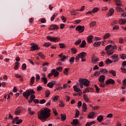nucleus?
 <instances>
[{"label": "nucleus", "instance_id": "27", "mask_svg": "<svg viewBox=\"0 0 126 126\" xmlns=\"http://www.w3.org/2000/svg\"><path fill=\"white\" fill-rule=\"evenodd\" d=\"M114 8H111L108 12V16H112L113 14H114Z\"/></svg>", "mask_w": 126, "mask_h": 126}, {"label": "nucleus", "instance_id": "20", "mask_svg": "<svg viewBox=\"0 0 126 126\" xmlns=\"http://www.w3.org/2000/svg\"><path fill=\"white\" fill-rule=\"evenodd\" d=\"M92 39H93V35H90L88 36L87 37L88 43H89V44H91V43H92Z\"/></svg>", "mask_w": 126, "mask_h": 126}, {"label": "nucleus", "instance_id": "45", "mask_svg": "<svg viewBox=\"0 0 126 126\" xmlns=\"http://www.w3.org/2000/svg\"><path fill=\"white\" fill-rule=\"evenodd\" d=\"M92 60L94 63H97V62H98L99 61V58L97 57H93Z\"/></svg>", "mask_w": 126, "mask_h": 126}, {"label": "nucleus", "instance_id": "29", "mask_svg": "<svg viewBox=\"0 0 126 126\" xmlns=\"http://www.w3.org/2000/svg\"><path fill=\"white\" fill-rule=\"evenodd\" d=\"M95 121H92L91 122H88L86 123V126H93V125H95Z\"/></svg>", "mask_w": 126, "mask_h": 126}, {"label": "nucleus", "instance_id": "11", "mask_svg": "<svg viewBox=\"0 0 126 126\" xmlns=\"http://www.w3.org/2000/svg\"><path fill=\"white\" fill-rule=\"evenodd\" d=\"M51 72L53 73L54 77H58V76H59L60 74V73L59 72V71L56 70V69H52L51 70Z\"/></svg>", "mask_w": 126, "mask_h": 126}, {"label": "nucleus", "instance_id": "54", "mask_svg": "<svg viewBox=\"0 0 126 126\" xmlns=\"http://www.w3.org/2000/svg\"><path fill=\"white\" fill-rule=\"evenodd\" d=\"M125 40L123 38H119V42L120 44H124Z\"/></svg>", "mask_w": 126, "mask_h": 126}, {"label": "nucleus", "instance_id": "15", "mask_svg": "<svg viewBox=\"0 0 126 126\" xmlns=\"http://www.w3.org/2000/svg\"><path fill=\"white\" fill-rule=\"evenodd\" d=\"M56 84V81H52L51 82H49L47 84V86L49 88H53L54 87V85Z\"/></svg>", "mask_w": 126, "mask_h": 126}, {"label": "nucleus", "instance_id": "47", "mask_svg": "<svg viewBox=\"0 0 126 126\" xmlns=\"http://www.w3.org/2000/svg\"><path fill=\"white\" fill-rule=\"evenodd\" d=\"M111 48H112V45L110 44L108 45H107L105 47V51H109L110 50V49H111Z\"/></svg>", "mask_w": 126, "mask_h": 126}, {"label": "nucleus", "instance_id": "17", "mask_svg": "<svg viewBox=\"0 0 126 126\" xmlns=\"http://www.w3.org/2000/svg\"><path fill=\"white\" fill-rule=\"evenodd\" d=\"M82 111L84 113H86V111H87V105L85 103H83L82 104Z\"/></svg>", "mask_w": 126, "mask_h": 126}, {"label": "nucleus", "instance_id": "8", "mask_svg": "<svg viewBox=\"0 0 126 126\" xmlns=\"http://www.w3.org/2000/svg\"><path fill=\"white\" fill-rule=\"evenodd\" d=\"M105 83L106 85H109L110 84H115V80H114L113 79H109L105 81Z\"/></svg>", "mask_w": 126, "mask_h": 126}, {"label": "nucleus", "instance_id": "59", "mask_svg": "<svg viewBox=\"0 0 126 126\" xmlns=\"http://www.w3.org/2000/svg\"><path fill=\"white\" fill-rule=\"evenodd\" d=\"M94 86L96 89V93H99V91H100V88L98 87V86H97V85H94Z\"/></svg>", "mask_w": 126, "mask_h": 126}, {"label": "nucleus", "instance_id": "3", "mask_svg": "<svg viewBox=\"0 0 126 126\" xmlns=\"http://www.w3.org/2000/svg\"><path fill=\"white\" fill-rule=\"evenodd\" d=\"M73 89L75 92L78 93V95H79V96H81L82 92L81 91L80 88H79V84L77 83L76 85L74 86Z\"/></svg>", "mask_w": 126, "mask_h": 126}, {"label": "nucleus", "instance_id": "43", "mask_svg": "<svg viewBox=\"0 0 126 126\" xmlns=\"http://www.w3.org/2000/svg\"><path fill=\"white\" fill-rule=\"evenodd\" d=\"M52 45V43L50 42H46L43 44V46H45L46 48H48V47H50V46Z\"/></svg>", "mask_w": 126, "mask_h": 126}, {"label": "nucleus", "instance_id": "16", "mask_svg": "<svg viewBox=\"0 0 126 126\" xmlns=\"http://www.w3.org/2000/svg\"><path fill=\"white\" fill-rule=\"evenodd\" d=\"M79 124V121H78V119H73V122L71 123L72 126H77V125Z\"/></svg>", "mask_w": 126, "mask_h": 126}, {"label": "nucleus", "instance_id": "41", "mask_svg": "<svg viewBox=\"0 0 126 126\" xmlns=\"http://www.w3.org/2000/svg\"><path fill=\"white\" fill-rule=\"evenodd\" d=\"M116 8L117 11H119V12H124V10L121 7H116Z\"/></svg>", "mask_w": 126, "mask_h": 126}, {"label": "nucleus", "instance_id": "2", "mask_svg": "<svg viewBox=\"0 0 126 126\" xmlns=\"http://www.w3.org/2000/svg\"><path fill=\"white\" fill-rule=\"evenodd\" d=\"M33 94H35V92L34 91V90L32 89L31 90H27L23 94V95L24 97L27 100L28 99L29 96H30V95H33Z\"/></svg>", "mask_w": 126, "mask_h": 126}, {"label": "nucleus", "instance_id": "33", "mask_svg": "<svg viewBox=\"0 0 126 126\" xmlns=\"http://www.w3.org/2000/svg\"><path fill=\"white\" fill-rule=\"evenodd\" d=\"M57 15H58L57 13H54L53 14V15L52 16V17L51 18V21H54V20H55V19L56 18V17H57Z\"/></svg>", "mask_w": 126, "mask_h": 126}, {"label": "nucleus", "instance_id": "19", "mask_svg": "<svg viewBox=\"0 0 126 126\" xmlns=\"http://www.w3.org/2000/svg\"><path fill=\"white\" fill-rule=\"evenodd\" d=\"M114 53V50L110 49L109 50L106 51V54L107 56H112V55H113Z\"/></svg>", "mask_w": 126, "mask_h": 126}, {"label": "nucleus", "instance_id": "50", "mask_svg": "<svg viewBox=\"0 0 126 126\" xmlns=\"http://www.w3.org/2000/svg\"><path fill=\"white\" fill-rule=\"evenodd\" d=\"M79 114H80L79 111L78 110H76L75 118H78L79 117Z\"/></svg>", "mask_w": 126, "mask_h": 126}, {"label": "nucleus", "instance_id": "61", "mask_svg": "<svg viewBox=\"0 0 126 126\" xmlns=\"http://www.w3.org/2000/svg\"><path fill=\"white\" fill-rule=\"evenodd\" d=\"M52 110L54 114L55 115V116H58V112H57V109H56V108H53Z\"/></svg>", "mask_w": 126, "mask_h": 126}, {"label": "nucleus", "instance_id": "10", "mask_svg": "<svg viewBox=\"0 0 126 126\" xmlns=\"http://www.w3.org/2000/svg\"><path fill=\"white\" fill-rule=\"evenodd\" d=\"M21 113V107H18L14 112V114L16 115V116H18L19 114Z\"/></svg>", "mask_w": 126, "mask_h": 126}, {"label": "nucleus", "instance_id": "1", "mask_svg": "<svg viewBox=\"0 0 126 126\" xmlns=\"http://www.w3.org/2000/svg\"><path fill=\"white\" fill-rule=\"evenodd\" d=\"M38 118L40 121H46L49 119L51 116V110L46 108L41 109L37 112Z\"/></svg>", "mask_w": 126, "mask_h": 126}, {"label": "nucleus", "instance_id": "49", "mask_svg": "<svg viewBox=\"0 0 126 126\" xmlns=\"http://www.w3.org/2000/svg\"><path fill=\"white\" fill-rule=\"evenodd\" d=\"M59 46L60 49H63V48H65V44H64V43H59Z\"/></svg>", "mask_w": 126, "mask_h": 126}, {"label": "nucleus", "instance_id": "7", "mask_svg": "<svg viewBox=\"0 0 126 126\" xmlns=\"http://www.w3.org/2000/svg\"><path fill=\"white\" fill-rule=\"evenodd\" d=\"M84 29H85V27L82 26H78L76 28V31H78L79 33H82L84 31Z\"/></svg>", "mask_w": 126, "mask_h": 126}, {"label": "nucleus", "instance_id": "42", "mask_svg": "<svg viewBox=\"0 0 126 126\" xmlns=\"http://www.w3.org/2000/svg\"><path fill=\"white\" fill-rule=\"evenodd\" d=\"M37 55L40 57L41 59H45V55L41 53H37Z\"/></svg>", "mask_w": 126, "mask_h": 126}, {"label": "nucleus", "instance_id": "39", "mask_svg": "<svg viewBox=\"0 0 126 126\" xmlns=\"http://www.w3.org/2000/svg\"><path fill=\"white\" fill-rule=\"evenodd\" d=\"M18 66H19V63L18 62H16L15 63V66H14V69H15V70H17V69H18Z\"/></svg>", "mask_w": 126, "mask_h": 126}, {"label": "nucleus", "instance_id": "22", "mask_svg": "<svg viewBox=\"0 0 126 126\" xmlns=\"http://www.w3.org/2000/svg\"><path fill=\"white\" fill-rule=\"evenodd\" d=\"M94 116H95V112H91L88 116V118L93 119V117H94Z\"/></svg>", "mask_w": 126, "mask_h": 126}, {"label": "nucleus", "instance_id": "53", "mask_svg": "<svg viewBox=\"0 0 126 126\" xmlns=\"http://www.w3.org/2000/svg\"><path fill=\"white\" fill-rule=\"evenodd\" d=\"M63 72L64 74H65V75H67V73H68V68H65L63 71Z\"/></svg>", "mask_w": 126, "mask_h": 126}, {"label": "nucleus", "instance_id": "46", "mask_svg": "<svg viewBox=\"0 0 126 126\" xmlns=\"http://www.w3.org/2000/svg\"><path fill=\"white\" fill-rule=\"evenodd\" d=\"M50 94H51V93L49 91H46L45 92V98H48L49 96H50Z\"/></svg>", "mask_w": 126, "mask_h": 126}, {"label": "nucleus", "instance_id": "44", "mask_svg": "<svg viewBox=\"0 0 126 126\" xmlns=\"http://www.w3.org/2000/svg\"><path fill=\"white\" fill-rule=\"evenodd\" d=\"M18 120H19V117L18 116L16 117L12 120V124H14L16 122H17Z\"/></svg>", "mask_w": 126, "mask_h": 126}, {"label": "nucleus", "instance_id": "56", "mask_svg": "<svg viewBox=\"0 0 126 126\" xmlns=\"http://www.w3.org/2000/svg\"><path fill=\"white\" fill-rule=\"evenodd\" d=\"M59 98H60V96L59 95H56L54 97L53 99V102H56L59 100Z\"/></svg>", "mask_w": 126, "mask_h": 126}, {"label": "nucleus", "instance_id": "32", "mask_svg": "<svg viewBox=\"0 0 126 126\" xmlns=\"http://www.w3.org/2000/svg\"><path fill=\"white\" fill-rule=\"evenodd\" d=\"M41 81H42V82H44V84H47V83H48V80L46 77L41 78Z\"/></svg>", "mask_w": 126, "mask_h": 126}, {"label": "nucleus", "instance_id": "60", "mask_svg": "<svg viewBox=\"0 0 126 126\" xmlns=\"http://www.w3.org/2000/svg\"><path fill=\"white\" fill-rule=\"evenodd\" d=\"M92 110H99L100 109V106H95L92 107Z\"/></svg>", "mask_w": 126, "mask_h": 126}, {"label": "nucleus", "instance_id": "34", "mask_svg": "<svg viewBox=\"0 0 126 126\" xmlns=\"http://www.w3.org/2000/svg\"><path fill=\"white\" fill-rule=\"evenodd\" d=\"M61 121L62 122H64V121L66 120V116H65V115H63V114H61Z\"/></svg>", "mask_w": 126, "mask_h": 126}, {"label": "nucleus", "instance_id": "24", "mask_svg": "<svg viewBox=\"0 0 126 126\" xmlns=\"http://www.w3.org/2000/svg\"><path fill=\"white\" fill-rule=\"evenodd\" d=\"M108 72L110 73V74H112L113 76H116V70H109Z\"/></svg>", "mask_w": 126, "mask_h": 126}, {"label": "nucleus", "instance_id": "25", "mask_svg": "<svg viewBox=\"0 0 126 126\" xmlns=\"http://www.w3.org/2000/svg\"><path fill=\"white\" fill-rule=\"evenodd\" d=\"M110 37L111 34H110V33H106L103 36V38L104 40L106 39H108V38H110Z\"/></svg>", "mask_w": 126, "mask_h": 126}, {"label": "nucleus", "instance_id": "31", "mask_svg": "<svg viewBox=\"0 0 126 126\" xmlns=\"http://www.w3.org/2000/svg\"><path fill=\"white\" fill-rule=\"evenodd\" d=\"M67 59H68V56L63 55L61 59V62H64L65 60H66Z\"/></svg>", "mask_w": 126, "mask_h": 126}, {"label": "nucleus", "instance_id": "57", "mask_svg": "<svg viewBox=\"0 0 126 126\" xmlns=\"http://www.w3.org/2000/svg\"><path fill=\"white\" fill-rule=\"evenodd\" d=\"M117 58H119V56L117 54H114L111 56V59H112V60L116 59Z\"/></svg>", "mask_w": 126, "mask_h": 126}, {"label": "nucleus", "instance_id": "14", "mask_svg": "<svg viewBox=\"0 0 126 126\" xmlns=\"http://www.w3.org/2000/svg\"><path fill=\"white\" fill-rule=\"evenodd\" d=\"M105 78H106V76H105V75H100L98 77V81H99V82H105Z\"/></svg>", "mask_w": 126, "mask_h": 126}, {"label": "nucleus", "instance_id": "26", "mask_svg": "<svg viewBox=\"0 0 126 126\" xmlns=\"http://www.w3.org/2000/svg\"><path fill=\"white\" fill-rule=\"evenodd\" d=\"M85 46H86V41L83 40L81 44L80 45V48H85Z\"/></svg>", "mask_w": 126, "mask_h": 126}, {"label": "nucleus", "instance_id": "4", "mask_svg": "<svg viewBox=\"0 0 126 126\" xmlns=\"http://www.w3.org/2000/svg\"><path fill=\"white\" fill-rule=\"evenodd\" d=\"M46 38L47 40H49L51 42H55V43L61 41V38H60V37H51V36L48 35Z\"/></svg>", "mask_w": 126, "mask_h": 126}, {"label": "nucleus", "instance_id": "38", "mask_svg": "<svg viewBox=\"0 0 126 126\" xmlns=\"http://www.w3.org/2000/svg\"><path fill=\"white\" fill-rule=\"evenodd\" d=\"M28 111L29 114H30L31 116H32V115H34V114H35V112L32 111V110H31V108H29L28 109Z\"/></svg>", "mask_w": 126, "mask_h": 126}, {"label": "nucleus", "instance_id": "55", "mask_svg": "<svg viewBox=\"0 0 126 126\" xmlns=\"http://www.w3.org/2000/svg\"><path fill=\"white\" fill-rule=\"evenodd\" d=\"M56 70L57 71H63V67L62 66H60V67H58L57 68H56Z\"/></svg>", "mask_w": 126, "mask_h": 126}, {"label": "nucleus", "instance_id": "63", "mask_svg": "<svg viewBox=\"0 0 126 126\" xmlns=\"http://www.w3.org/2000/svg\"><path fill=\"white\" fill-rule=\"evenodd\" d=\"M21 123H22V120L20 119V120L17 121L15 123V124H16V125H20V124H21Z\"/></svg>", "mask_w": 126, "mask_h": 126}, {"label": "nucleus", "instance_id": "30", "mask_svg": "<svg viewBox=\"0 0 126 126\" xmlns=\"http://www.w3.org/2000/svg\"><path fill=\"white\" fill-rule=\"evenodd\" d=\"M34 82H35V77L32 76L31 79V81H30V84L31 85H33V84H34Z\"/></svg>", "mask_w": 126, "mask_h": 126}, {"label": "nucleus", "instance_id": "6", "mask_svg": "<svg viewBox=\"0 0 126 126\" xmlns=\"http://www.w3.org/2000/svg\"><path fill=\"white\" fill-rule=\"evenodd\" d=\"M79 81H81V82H82V83H83V84L84 85V86H86V87L89 86V83H90V81L87 80V79L85 78H80L79 80Z\"/></svg>", "mask_w": 126, "mask_h": 126}, {"label": "nucleus", "instance_id": "64", "mask_svg": "<svg viewBox=\"0 0 126 126\" xmlns=\"http://www.w3.org/2000/svg\"><path fill=\"white\" fill-rule=\"evenodd\" d=\"M118 21L117 20H115L114 22H113L112 23H111V26H114V25H116L117 24H118Z\"/></svg>", "mask_w": 126, "mask_h": 126}, {"label": "nucleus", "instance_id": "5", "mask_svg": "<svg viewBox=\"0 0 126 126\" xmlns=\"http://www.w3.org/2000/svg\"><path fill=\"white\" fill-rule=\"evenodd\" d=\"M86 53L82 52L75 57V61L78 62L80 59H84L86 57Z\"/></svg>", "mask_w": 126, "mask_h": 126}, {"label": "nucleus", "instance_id": "21", "mask_svg": "<svg viewBox=\"0 0 126 126\" xmlns=\"http://www.w3.org/2000/svg\"><path fill=\"white\" fill-rule=\"evenodd\" d=\"M104 119V117L102 115H99L97 117V120L99 123H102L103 120Z\"/></svg>", "mask_w": 126, "mask_h": 126}, {"label": "nucleus", "instance_id": "12", "mask_svg": "<svg viewBox=\"0 0 126 126\" xmlns=\"http://www.w3.org/2000/svg\"><path fill=\"white\" fill-rule=\"evenodd\" d=\"M40 48L37 44H34L31 47V51H37Z\"/></svg>", "mask_w": 126, "mask_h": 126}, {"label": "nucleus", "instance_id": "40", "mask_svg": "<svg viewBox=\"0 0 126 126\" xmlns=\"http://www.w3.org/2000/svg\"><path fill=\"white\" fill-rule=\"evenodd\" d=\"M120 57L121 58L122 60H126V55L124 54H120Z\"/></svg>", "mask_w": 126, "mask_h": 126}, {"label": "nucleus", "instance_id": "51", "mask_svg": "<svg viewBox=\"0 0 126 126\" xmlns=\"http://www.w3.org/2000/svg\"><path fill=\"white\" fill-rule=\"evenodd\" d=\"M80 43H81V39H79L75 42V45L77 46V45H79Z\"/></svg>", "mask_w": 126, "mask_h": 126}, {"label": "nucleus", "instance_id": "58", "mask_svg": "<svg viewBox=\"0 0 126 126\" xmlns=\"http://www.w3.org/2000/svg\"><path fill=\"white\" fill-rule=\"evenodd\" d=\"M88 92H90L89 88H86L83 91L84 94H85V93H88Z\"/></svg>", "mask_w": 126, "mask_h": 126}, {"label": "nucleus", "instance_id": "48", "mask_svg": "<svg viewBox=\"0 0 126 126\" xmlns=\"http://www.w3.org/2000/svg\"><path fill=\"white\" fill-rule=\"evenodd\" d=\"M98 10H99V8L94 7L92 11L93 12V13H95V12H97Z\"/></svg>", "mask_w": 126, "mask_h": 126}, {"label": "nucleus", "instance_id": "52", "mask_svg": "<svg viewBox=\"0 0 126 126\" xmlns=\"http://www.w3.org/2000/svg\"><path fill=\"white\" fill-rule=\"evenodd\" d=\"M60 103L59 105V107H64L65 105H64V103H63V101H60Z\"/></svg>", "mask_w": 126, "mask_h": 126}, {"label": "nucleus", "instance_id": "18", "mask_svg": "<svg viewBox=\"0 0 126 126\" xmlns=\"http://www.w3.org/2000/svg\"><path fill=\"white\" fill-rule=\"evenodd\" d=\"M126 19H121L119 20V23L120 25H124V24H126Z\"/></svg>", "mask_w": 126, "mask_h": 126}, {"label": "nucleus", "instance_id": "9", "mask_svg": "<svg viewBox=\"0 0 126 126\" xmlns=\"http://www.w3.org/2000/svg\"><path fill=\"white\" fill-rule=\"evenodd\" d=\"M58 29H59V26H58L57 25H52L50 26V28H49V30H51V31Z\"/></svg>", "mask_w": 126, "mask_h": 126}, {"label": "nucleus", "instance_id": "37", "mask_svg": "<svg viewBox=\"0 0 126 126\" xmlns=\"http://www.w3.org/2000/svg\"><path fill=\"white\" fill-rule=\"evenodd\" d=\"M71 53L73 54V55H75L77 53V50L76 49V48H71Z\"/></svg>", "mask_w": 126, "mask_h": 126}, {"label": "nucleus", "instance_id": "62", "mask_svg": "<svg viewBox=\"0 0 126 126\" xmlns=\"http://www.w3.org/2000/svg\"><path fill=\"white\" fill-rule=\"evenodd\" d=\"M27 67V66H26V64L23 63L22 64V68L23 70H25V69H26Z\"/></svg>", "mask_w": 126, "mask_h": 126}, {"label": "nucleus", "instance_id": "23", "mask_svg": "<svg viewBox=\"0 0 126 126\" xmlns=\"http://www.w3.org/2000/svg\"><path fill=\"white\" fill-rule=\"evenodd\" d=\"M99 71L101 73H105V74H108V71L105 68H100Z\"/></svg>", "mask_w": 126, "mask_h": 126}, {"label": "nucleus", "instance_id": "35", "mask_svg": "<svg viewBox=\"0 0 126 126\" xmlns=\"http://www.w3.org/2000/svg\"><path fill=\"white\" fill-rule=\"evenodd\" d=\"M74 60H75V58L74 57H71L69 60V63L70 64H73L74 63Z\"/></svg>", "mask_w": 126, "mask_h": 126}, {"label": "nucleus", "instance_id": "36", "mask_svg": "<svg viewBox=\"0 0 126 126\" xmlns=\"http://www.w3.org/2000/svg\"><path fill=\"white\" fill-rule=\"evenodd\" d=\"M105 63L106 64H110V63H113V61H112L111 60L107 59L105 61Z\"/></svg>", "mask_w": 126, "mask_h": 126}, {"label": "nucleus", "instance_id": "28", "mask_svg": "<svg viewBox=\"0 0 126 126\" xmlns=\"http://www.w3.org/2000/svg\"><path fill=\"white\" fill-rule=\"evenodd\" d=\"M101 45V41H95L94 43V47H99Z\"/></svg>", "mask_w": 126, "mask_h": 126}, {"label": "nucleus", "instance_id": "13", "mask_svg": "<svg viewBox=\"0 0 126 126\" xmlns=\"http://www.w3.org/2000/svg\"><path fill=\"white\" fill-rule=\"evenodd\" d=\"M83 99H84V101L87 103H91V101H90V99H89L87 95L85 94H83Z\"/></svg>", "mask_w": 126, "mask_h": 126}]
</instances>
